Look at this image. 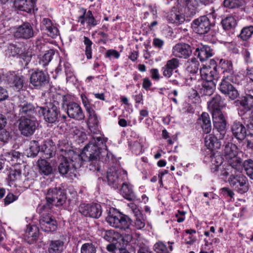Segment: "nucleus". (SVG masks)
I'll return each mask as SVG.
<instances>
[{
	"mask_svg": "<svg viewBox=\"0 0 253 253\" xmlns=\"http://www.w3.org/2000/svg\"><path fill=\"white\" fill-rule=\"evenodd\" d=\"M60 162L58 166L59 172L62 175L72 179L76 177V169L81 167V158L78 153L72 150H60Z\"/></svg>",
	"mask_w": 253,
	"mask_h": 253,
	"instance_id": "obj_1",
	"label": "nucleus"
},
{
	"mask_svg": "<svg viewBox=\"0 0 253 253\" xmlns=\"http://www.w3.org/2000/svg\"><path fill=\"white\" fill-rule=\"evenodd\" d=\"M106 145L101 137H93L90 142L84 147L82 152L79 154L81 164L83 161H91L97 160L101 150L105 149Z\"/></svg>",
	"mask_w": 253,
	"mask_h": 253,
	"instance_id": "obj_2",
	"label": "nucleus"
},
{
	"mask_svg": "<svg viewBox=\"0 0 253 253\" xmlns=\"http://www.w3.org/2000/svg\"><path fill=\"white\" fill-rule=\"evenodd\" d=\"M106 220L111 226L124 230L128 229L131 224V220L128 216L114 209L110 210Z\"/></svg>",
	"mask_w": 253,
	"mask_h": 253,
	"instance_id": "obj_3",
	"label": "nucleus"
},
{
	"mask_svg": "<svg viewBox=\"0 0 253 253\" xmlns=\"http://www.w3.org/2000/svg\"><path fill=\"white\" fill-rule=\"evenodd\" d=\"M223 152L228 164L238 171H240L242 169V165L241 159L237 156V147L228 142L224 145Z\"/></svg>",
	"mask_w": 253,
	"mask_h": 253,
	"instance_id": "obj_4",
	"label": "nucleus"
},
{
	"mask_svg": "<svg viewBox=\"0 0 253 253\" xmlns=\"http://www.w3.org/2000/svg\"><path fill=\"white\" fill-rule=\"evenodd\" d=\"M127 177L126 171L115 167L110 168L107 172L108 184L114 188H118L120 184Z\"/></svg>",
	"mask_w": 253,
	"mask_h": 253,
	"instance_id": "obj_5",
	"label": "nucleus"
},
{
	"mask_svg": "<svg viewBox=\"0 0 253 253\" xmlns=\"http://www.w3.org/2000/svg\"><path fill=\"white\" fill-rule=\"evenodd\" d=\"M228 181L230 185L239 193H245L249 190L248 179L242 174H232Z\"/></svg>",
	"mask_w": 253,
	"mask_h": 253,
	"instance_id": "obj_6",
	"label": "nucleus"
},
{
	"mask_svg": "<svg viewBox=\"0 0 253 253\" xmlns=\"http://www.w3.org/2000/svg\"><path fill=\"white\" fill-rule=\"evenodd\" d=\"M46 194L47 204L54 205L57 207L63 205L66 202V196L61 189L56 187L49 189Z\"/></svg>",
	"mask_w": 253,
	"mask_h": 253,
	"instance_id": "obj_7",
	"label": "nucleus"
},
{
	"mask_svg": "<svg viewBox=\"0 0 253 253\" xmlns=\"http://www.w3.org/2000/svg\"><path fill=\"white\" fill-rule=\"evenodd\" d=\"M229 81L234 82V76L227 75L220 84L219 90L222 93L228 95L230 98L234 100L237 97L238 93Z\"/></svg>",
	"mask_w": 253,
	"mask_h": 253,
	"instance_id": "obj_8",
	"label": "nucleus"
},
{
	"mask_svg": "<svg viewBox=\"0 0 253 253\" xmlns=\"http://www.w3.org/2000/svg\"><path fill=\"white\" fill-rule=\"evenodd\" d=\"M212 25L210 19L206 16H202L195 19L192 23V28L197 33L205 34L211 30Z\"/></svg>",
	"mask_w": 253,
	"mask_h": 253,
	"instance_id": "obj_9",
	"label": "nucleus"
},
{
	"mask_svg": "<svg viewBox=\"0 0 253 253\" xmlns=\"http://www.w3.org/2000/svg\"><path fill=\"white\" fill-rule=\"evenodd\" d=\"M39 111H41L45 122L53 124L58 121L59 109L55 104H50L46 108L41 107Z\"/></svg>",
	"mask_w": 253,
	"mask_h": 253,
	"instance_id": "obj_10",
	"label": "nucleus"
},
{
	"mask_svg": "<svg viewBox=\"0 0 253 253\" xmlns=\"http://www.w3.org/2000/svg\"><path fill=\"white\" fill-rule=\"evenodd\" d=\"M79 211L84 216L95 218L99 217L102 213L101 206L98 204H82L79 207Z\"/></svg>",
	"mask_w": 253,
	"mask_h": 253,
	"instance_id": "obj_11",
	"label": "nucleus"
},
{
	"mask_svg": "<svg viewBox=\"0 0 253 253\" xmlns=\"http://www.w3.org/2000/svg\"><path fill=\"white\" fill-rule=\"evenodd\" d=\"M41 229L47 233L55 231L57 227L56 220L49 214L42 215L40 219Z\"/></svg>",
	"mask_w": 253,
	"mask_h": 253,
	"instance_id": "obj_12",
	"label": "nucleus"
},
{
	"mask_svg": "<svg viewBox=\"0 0 253 253\" xmlns=\"http://www.w3.org/2000/svg\"><path fill=\"white\" fill-rule=\"evenodd\" d=\"M14 36L17 38L28 39L34 36V31L31 25L25 22L14 28Z\"/></svg>",
	"mask_w": 253,
	"mask_h": 253,
	"instance_id": "obj_13",
	"label": "nucleus"
},
{
	"mask_svg": "<svg viewBox=\"0 0 253 253\" xmlns=\"http://www.w3.org/2000/svg\"><path fill=\"white\" fill-rule=\"evenodd\" d=\"M67 113L70 118L77 121H83L85 118L81 107L75 102H71L67 105Z\"/></svg>",
	"mask_w": 253,
	"mask_h": 253,
	"instance_id": "obj_14",
	"label": "nucleus"
},
{
	"mask_svg": "<svg viewBox=\"0 0 253 253\" xmlns=\"http://www.w3.org/2000/svg\"><path fill=\"white\" fill-rule=\"evenodd\" d=\"M36 128V123L34 120L29 119L20 120L19 129L21 133L26 136L33 134Z\"/></svg>",
	"mask_w": 253,
	"mask_h": 253,
	"instance_id": "obj_15",
	"label": "nucleus"
},
{
	"mask_svg": "<svg viewBox=\"0 0 253 253\" xmlns=\"http://www.w3.org/2000/svg\"><path fill=\"white\" fill-rule=\"evenodd\" d=\"M200 75L203 81L217 82L218 74L216 70V67L211 68L210 66H204L200 69Z\"/></svg>",
	"mask_w": 253,
	"mask_h": 253,
	"instance_id": "obj_16",
	"label": "nucleus"
},
{
	"mask_svg": "<svg viewBox=\"0 0 253 253\" xmlns=\"http://www.w3.org/2000/svg\"><path fill=\"white\" fill-rule=\"evenodd\" d=\"M211 162L212 164L211 169L213 172L220 170V175L225 176L228 175V173L225 171L224 167L222 166L223 159L219 153H216L211 156Z\"/></svg>",
	"mask_w": 253,
	"mask_h": 253,
	"instance_id": "obj_17",
	"label": "nucleus"
},
{
	"mask_svg": "<svg viewBox=\"0 0 253 253\" xmlns=\"http://www.w3.org/2000/svg\"><path fill=\"white\" fill-rule=\"evenodd\" d=\"M241 107L238 109V114L243 116L247 114V111H253V96L247 94L243 96L239 100Z\"/></svg>",
	"mask_w": 253,
	"mask_h": 253,
	"instance_id": "obj_18",
	"label": "nucleus"
},
{
	"mask_svg": "<svg viewBox=\"0 0 253 253\" xmlns=\"http://www.w3.org/2000/svg\"><path fill=\"white\" fill-rule=\"evenodd\" d=\"M192 53L190 46L185 43H177L172 48L173 55L177 57L186 58Z\"/></svg>",
	"mask_w": 253,
	"mask_h": 253,
	"instance_id": "obj_19",
	"label": "nucleus"
},
{
	"mask_svg": "<svg viewBox=\"0 0 253 253\" xmlns=\"http://www.w3.org/2000/svg\"><path fill=\"white\" fill-rule=\"evenodd\" d=\"M47 76L43 71L37 70L33 72L30 77V82L35 86H42L47 83Z\"/></svg>",
	"mask_w": 253,
	"mask_h": 253,
	"instance_id": "obj_20",
	"label": "nucleus"
},
{
	"mask_svg": "<svg viewBox=\"0 0 253 253\" xmlns=\"http://www.w3.org/2000/svg\"><path fill=\"white\" fill-rule=\"evenodd\" d=\"M212 120L214 127L219 131H224L226 126V121L221 111L212 112Z\"/></svg>",
	"mask_w": 253,
	"mask_h": 253,
	"instance_id": "obj_21",
	"label": "nucleus"
},
{
	"mask_svg": "<svg viewBox=\"0 0 253 253\" xmlns=\"http://www.w3.org/2000/svg\"><path fill=\"white\" fill-rule=\"evenodd\" d=\"M231 131L233 135L238 140L244 139L247 135L246 128L239 122H235L231 126Z\"/></svg>",
	"mask_w": 253,
	"mask_h": 253,
	"instance_id": "obj_22",
	"label": "nucleus"
},
{
	"mask_svg": "<svg viewBox=\"0 0 253 253\" xmlns=\"http://www.w3.org/2000/svg\"><path fill=\"white\" fill-rule=\"evenodd\" d=\"M216 83L213 82H209L202 80L201 83V86L198 84L199 87L200 93L204 95H211L215 89Z\"/></svg>",
	"mask_w": 253,
	"mask_h": 253,
	"instance_id": "obj_23",
	"label": "nucleus"
},
{
	"mask_svg": "<svg viewBox=\"0 0 253 253\" xmlns=\"http://www.w3.org/2000/svg\"><path fill=\"white\" fill-rule=\"evenodd\" d=\"M42 28L47 31V35L54 38L58 34L57 28L53 25L51 21L48 18H43L41 23Z\"/></svg>",
	"mask_w": 253,
	"mask_h": 253,
	"instance_id": "obj_24",
	"label": "nucleus"
},
{
	"mask_svg": "<svg viewBox=\"0 0 253 253\" xmlns=\"http://www.w3.org/2000/svg\"><path fill=\"white\" fill-rule=\"evenodd\" d=\"M35 1L34 0H14V5L20 10L30 12L34 8Z\"/></svg>",
	"mask_w": 253,
	"mask_h": 253,
	"instance_id": "obj_25",
	"label": "nucleus"
},
{
	"mask_svg": "<svg viewBox=\"0 0 253 253\" xmlns=\"http://www.w3.org/2000/svg\"><path fill=\"white\" fill-rule=\"evenodd\" d=\"M198 123L200 124L203 130L205 133H209L211 130V124L210 116L207 113H203L198 120Z\"/></svg>",
	"mask_w": 253,
	"mask_h": 253,
	"instance_id": "obj_26",
	"label": "nucleus"
},
{
	"mask_svg": "<svg viewBox=\"0 0 253 253\" xmlns=\"http://www.w3.org/2000/svg\"><path fill=\"white\" fill-rule=\"evenodd\" d=\"M83 14L79 17L78 21L82 25H84L86 22L89 26H95L97 25V21L93 17L92 12L90 10L86 11V9H83Z\"/></svg>",
	"mask_w": 253,
	"mask_h": 253,
	"instance_id": "obj_27",
	"label": "nucleus"
},
{
	"mask_svg": "<svg viewBox=\"0 0 253 253\" xmlns=\"http://www.w3.org/2000/svg\"><path fill=\"white\" fill-rule=\"evenodd\" d=\"M195 54L201 61H204L212 56L213 52L210 46L204 45L200 48H196Z\"/></svg>",
	"mask_w": 253,
	"mask_h": 253,
	"instance_id": "obj_28",
	"label": "nucleus"
},
{
	"mask_svg": "<svg viewBox=\"0 0 253 253\" xmlns=\"http://www.w3.org/2000/svg\"><path fill=\"white\" fill-rule=\"evenodd\" d=\"M205 143L206 146L211 150L220 148L221 145V142L212 134H209L205 137Z\"/></svg>",
	"mask_w": 253,
	"mask_h": 253,
	"instance_id": "obj_29",
	"label": "nucleus"
},
{
	"mask_svg": "<svg viewBox=\"0 0 253 253\" xmlns=\"http://www.w3.org/2000/svg\"><path fill=\"white\" fill-rule=\"evenodd\" d=\"M121 193L128 201H132L135 198L132 186L129 182H123L121 189Z\"/></svg>",
	"mask_w": 253,
	"mask_h": 253,
	"instance_id": "obj_30",
	"label": "nucleus"
},
{
	"mask_svg": "<svg viewBox=\"0 0 253 253\" xmlns=\"http://www.w3.org/2000/svg\"><path fill=\"white\" fill-rule=\"evenodd\" d=\"M224 106V101L218 95H215L209 104V108L212 110V112L216 111H220L221 108Z\"/></svg>",
	"mask_w": 253,
	"mask_h": 253,
	"instance_id": "obj_31",
	"label": "nucleus"
},
{
	"mask_svg": "<svg viewBox=\"0 0 253 253\" xmlns=\"http://www.w3.org/2000/svg\"><path fill=\"white\" fill-rule=\"evenodd\" d=\"M19 112L21 115H33L35 112V107L28 102H22L19 105Z\"/></svg>",
	"mask_w": 253,
	"mask_h": 253,
	"instance_id": "obj_32",
	"label": "nucleus"
},
{
	"mask_svg": "<svg viewBox=\"0 0 253 253\" xmlns=\"http://www.w3.org/2000/svg\"><path fill=\"white\" fill-rule=\"evenodd\" d=\"M64 242L60 240L51 241L48 249V253H61Z\"/></svg>",
	"mask_w": 253,
	"mask_h": 253,
	"instance_id": "obj_33",
	"label": "nucleus"
},
{
	"mask_svg": "<svg viewBox=\"0 0 253 253\" xmlns=\"http://www.w3.org/2000/svg\"><path fill=\"white\" fill-rule=\"evenodd\" d=\"M168 20L171 23L176 24H181L183 23L185 20L184 15L179 11H171L168 15Z\"/></svg>",
	"mask_w": 253,
	"mask_h": 253,
	"instance_id": "obj_34",
	"label": "nucleus"
},
{
	"mask_svg": "<svg viewBox=\"0 0 253 253\" xmlns=\"http://www.w3.org/2000/svg\"><path fill=\"white\" fill-rule=\"evenodd\" d=\"M55 146H51L49 142H45L41 146V151L44 155V158L49 159L55 155Z\"/></svg>",
	"mask_w": 253,
	"mask_h": 253,
	"instance_id": "obj_35",
	"label": "nucleus"
},
{
	"mask_svg": "<svg viewBox=\"0 0 253 253\" xmlns=\"http://www.w3.org/2000/svg\"><path fill=\"white\" fill-rule=\"evenodd\" d=\"M220 64L223 70L224 77L226 76L227 75L234 76L232 63L230 61L221 59Z\"/></svg>",
	"mask_w": 253,
	"mask_h": 253,
	"instance_id": "obj_36",
	"label": "nucleus"
},
{
	"mask_svg": "<svg viewBox=\"0 0 253 253\" xmlns=\"http://www.w3.org/2000/svg\"><path fill=\"white\" fill-rule=\"evenodd\" d=\"M38 167L40 172L47 175L52 172V169L49 163L44 159L38 161Z\"/></svg>",
	"mask_w": 253,
	"mask_h": 253,
	"instance_id": "obj_37",
	"label": "nucleus"
},
{
	"mask_svg": "<svg viewBox=\"0 0 253 253\" xmlns=\"http://www.w3.org/2000/svg\"><path fill=\"white\" fill-rule=\"evenodd\" d=\"M199 62L197 59L192 58L188 60L186 63V70L190 73H196L199 70Z\"/></svg>",
	"mask_w": 253,
	"mask_h": 253,
	"instance_id": "obj_38",
	"label": "nucleus"
},
{
	"mask_svg": "<svg viewBox=\"0 0 253 253\" xmlns=\"http://www.w3.org/2000/svg\"><path fill=\"white\" fill-rule=\"evenodd\" d=\"M40 149L39 143L36 141L30 142L29 148L27 150L28 157H34L40 152Z\"/></svg>",
	"mask_w": 253,
	"mask_h": 253,
	"instance_id": "obj_39",
	"label": "nucleus"
},
{
	"mask_svg": "<svg viewBox=\"0 0 253 253\" xmlns=\"http://www.w3.org/2000/svg\"><path fill=\"white\" fill-rule=\"evenodd\" d=\"M224 29L229 30L234 28L236 25V20L233 16H228L221 22Z\"/></svg>",
	"mask_w": 253,
	"mask_h": 253,
	"instance_id": "obj_40",
	"label": "nucleus"
},
{
	"mask_svg": "<svg viewBox=\"0 0 253 253\" xmlns=\"http://www.w3.org/2000/svg\"><path fill=\"white\" fill-rule=\"evenodd\" d=\"M104 238L110 242H114L117 241V240H123L121 235L113 230L107 231L104 236Z\"/></svg>",
	"mask_w": 253,
	"mask_h": 253,
	"instance_id": "obj_41",
	"label": "nucleus"
},
{
	"mask_svg": "<svg viewBox=\"0 0 253 253\" xmlns=\"http://www.w3.org/2000/svg\"><path fill=\"white\" fill-rule=\"evenodd\" d=\"M97 247L92 243H86L82 245L81 253H96Z\"/></svg>",
	"mask_w": 253,
	"mask_h": 253,
	"instance_id": "obj_42",
	"label": "nucleus"
},
{
	"mask_svg": "<svg viewBox=\"0 0 253 253\" xmlns=\"http://www.w3.org/2000/svg\"><path fill=\"white\" fill-rule=\"evenodd\" d=\"M243 167L248 176L253 179V161L251 159L246 160Z\"/></svg>",
	"mask_w": 253,
	"mask_h": 253,
	"instance_id": "obj_43",
	"label": "nucleus"
},
{
	"mask_svg": "<svg viewBox=\"0 0 253 253\" xmlns=\"http://www.w3.org/2000/svg\"><path fill=\"white\" fill-rule=\"evenodd\" d=\"M53 55L54 52L53 50H50L47 51L46 53L40 58L39 61L40 64H42L43 66L47 65L51 60Z\"/></svg>",
	"mask_w": 253,
	"mask_h": 253,
	"instance_id": "obj_44",
	"label": "nucleus"
},
{
	"mask_svg": "<svg viewBox=\"0 0 253 253\" xmlns=\"http://www.w3.org/2000/svg\"><path fill=\"white\" fill-rule=\"evenodd\" d=\"M253 34V26H250L244 28L240 33V38L244 41L249 39Z\"/></svg>",
	"mask_w": 253,
	"mask_h": 253,
	"instance_id": "obj_45",
	"label": "nucleus"
},
{
	"mask_svg": "<svg viewBox=\"0 0 253 253\" xmlns=\"http://www.w3.org/2000/svg\"><path fill=\"white\" fill-rule=\"evenodd\" d=\"M84 44L85 45V55L86 56L87 58L90 59L92 57V50L91 46L92 44V42L90 41V40L86 37H84Z\"/></svg>",
	"mask_w": 253,
	"mask_h": 253,
	"instance_id": "obj_46",
	"label": "nucleus"
},
{
	"mask_svg": "<svg viewBox=\"0 0 253 253\" xmlns=\"http://www.w3.org/2000/svg\"><path fill=\"white\" fill-rule=\"evenodd\" d=\"M73 133L79 140H83L86 137V134L82 127L75 126L73 128Z\"/></svg>",
	"mask_w": 253,
	"mask_h": 253,
	"instance_id": "obj_47",
	"label": "nucleus"
},
{
	"mask_svg": "<svg viewBox=\"0 0 253 253\" xmlns=\"http://www.w3.org/2000/svg\"><path fill=\"white\" fill-rule=\"evenodd\" d=\"M223 5L227 8H235L241 5V0H224Z\"/></svg>",
	"mask_w": 253,
	"mask_h": 253,
	"instance_id": "obj_48",
	"label": "nucleus"
},
{
	"mask_svg": "<svg viewBox=\"0 0 253 253\" xmlns=\"http://www.w3.org/2000/svg\"><path fill=\"white\" fill-rule=\"evenodd\" d=\"M26 234L28 238H31L32 240H36L38 236L37 227L36 226L28 227L27 229Z\"/></svg>",
	"mask_w": 253,
	"mask_h": 253,
	"instance_id": "obj_49",
	"label": "nucleus"
},
{
	"mask_svg": "<svg viewBox=\"0 0 253 253\" xmlns=\"http://www.w3.org/2000/svg\"><path fill=\"white\" fill-rule=\"evenodd\" d=\"M24 84L23 77L19 75H15L13 76V84L18 89L22 88Z\"/></svg>",
	"mask_w": 253,
	"mask_h": 253,
	"instance_id": "obj_50",
	"label": "nucleus"
},
{
	"mask_svg": "<svg viewBox=\"0 0 253 253\" xmlns=\"http://www.w3.org/2000/svg\"><path fill=\"white\" fill-rule=\"evenodd\" d=\"M154 250L157 253H169L167 252V248L162 242H158L154 246Z\"/></svg>",
	"mask_w": 253,
	"mask_h": 253,
	"instance_id": "obj_51",
	"label": "nucleus"
},
{
	"mask_svg": "<svg viewBox=\"0 0 253 253\" xmlns=\"http://www.w3.org/2000/svg\"><path fill=\"white\" fill-rule=\"evenodd\" d=\"M21 175V172L20 170L11 169L9 172L8 177L10 181H14L19 179Z\"/></svg>",
	"mask_w": 253,
	"mask_h": 253,
	"instance_id": "obj_52",
	"label": "nucleus"
},
{
	"mask_svg": "<svg viewBox=\"0 0 253 253\" xmlns=\"http://www.w3.org/2000/svg\"><path fill=\"white\" fill-rule=\"evenodd\" d=\"M166 65L169 68L171 69L172 70L176 69L179 66V60L175 58H173L167 61Z\"/></svg>",
	"mask_w": 253,
	"mask_h": 253,
	"instance_id": "obj_53",
	"label": "nucleus"
},
{
	"mask_svg": "<svg viewBox=\"0 0 253 253\" xmlns=\"http://www.w3.org/2000/svg\"><path fill=\"white\" fill-rule=\"evenodd\" d=\"M145 225L143 216L135 218L134 226L137 229H141L145 226Z\"/></svg>",
	"mask_w": 253,
	"mask_h": 253,
	"instance_id": "obj_54",
	"label": "nucleus"
},
{
	"mask_svg": "<svg viewBox=\"0 0 253 253\" xmlns=\"http://www.w3.org/2000/svg\"><path fill=\"white\" fill-rule=\"evenodd\" d=\"M130 208L134 214V216L136 218L141 217L143 216L142 213L139 209L136 206V205L131 204L130 205Z\"/></svg>",
	"mask_w": 253,
	"mask_h": 253,
	"instance_id": "obj_55",
	"label": "nucleus"
},
{
	"mask_svg": "<svg viewBox=\"0 0 253 253\" xmlns=\"http://www.w3.org/2000/svg\"><path fill=\"white\" fill-rule=\"evenodd\" d=\"M10 138L9 132L5 130H3L0 132V141L4 143L7 142Z\"/></svg>",
	"mask_w": 253,
	"mask_h": 253,
	"instance_id": "obj_56",
	"label": "nucleus"
},
{
	"mask_svg": "<svg viewBox=\"0 0 253 253\" xmlns=\"http://www.w3.org/2000/svg\"><path fill=\"white\" fill-rule=\"evenodd\" d=\"M163 76L167 78H169L172 74L173 71L169 68L166 65L162 68Z\"/></svg>",
	"mask_w": 253,
	"mask_h": 253,
	"instance_id": "obj_57",
	"label": "nucleus"
},
{
	"mask_svg": "<svg viewBox=\"0 0 253 253\" xmlns=\"http://www.w3.org/2000/svg\"><path fill=\"white\" fill-rule=\"evenodd\" d=\"M121 241L119 240L118 241H116L113 242L112 244H109L107 246V249L110 252H114L118 248H119V246H118V243L120 242Z\"/></svg>",
	"mask_w": 253,
	"mask_h": 253,
	"instance_id": "obj_58",
	"label": "nucleus"
},
{
	"mask_svg": "<svg viewBox=\"0 0 253 253\" xmlns=\"http://www.w3.org/2000/svg\"><path fill=\"white\" fill-rule=\"evenodd\" d=\"M88 122L93 125H98L99 122L95 113L88 115Z\"/></svg>",
	"mask_w": 253,
	"mask_h": 253,
	"instance_id": "obj_59",
	"label": "nucleus"
},
{
	"mask_svg": "<svg viewBox=\"0 0 253 253\" xmlns=\"http://www.w3.org/2000/svg\"><path fill=\"white\" fill-rule=\"evenodd\" d=\"M16 200L15 196L11 193H9L7 195L5 199H4V202L5 205H8L14 201Z\"/></svg>",
	"mask_w": 253,
	"mask_h": 253,
	"instance_id": "obj_60",
	"label": "nucleus"
},
{
	"mask_svg": "<svg viewBox=\"0 0 253 253\" xmlns=\"http://www.w3.org/2000/svg\"><path fill=\"white\" fill-rule=\"evenodd\" d=\"M8 97V93L6 89L0 86V101L6 99Z\"/></svg>",
	"mask_w": 253,
	"mask_h": 253,
	"instance_id": "obj_61",
	"label": "nucleus"
},
{
	"mask_svg": "<svg viewBox=\"0 0 253 253\" xmlns=\"http://www.w3.org/2000/svg\"><path fill=\"white\" fill-rule=\"evenodd\" d=\"M108 57H114L115 58H118L120 56L119 53L116 50H108L106 53Z\"/></svg>",
	"mask_w": 253,
	"mask_h": 253,
	"instance_id": "obj_62",
	"label": "nucleus"
},
{
	"mask_svg": "<svg viewBox=\"0 0 253 253\" xmlns=\"http://www.w3.org/2000/svg\"><path fill=\"white\" fill-rule=\"evenodd\" d=\"M245 138L247 146L250 148H253V134L249 133L246 135Z\"/></svg>",
	"mask_w": 253,
	"mask_h": 253,
	"instance_id": "obj_63",
	"label": "nucleus"
},
{
	"mask_svg": "<svg viewBox=\"0 0 253 253\" xmlns=\"http://www.w3.org/2000/svg\"><path fill=\"white\" fill-rule=\"evenodd\" d=\"M186 84L190 86H194L195 89H197L196 86V84L198 83V81L196 80V78H193L190 77L188 79H186Z\"/></svg>",
	"mask_w": 253,
	"mask_h": 253,
	"instance_id": "obj_64",
	"label": "nucleus"
}]
</instances>
